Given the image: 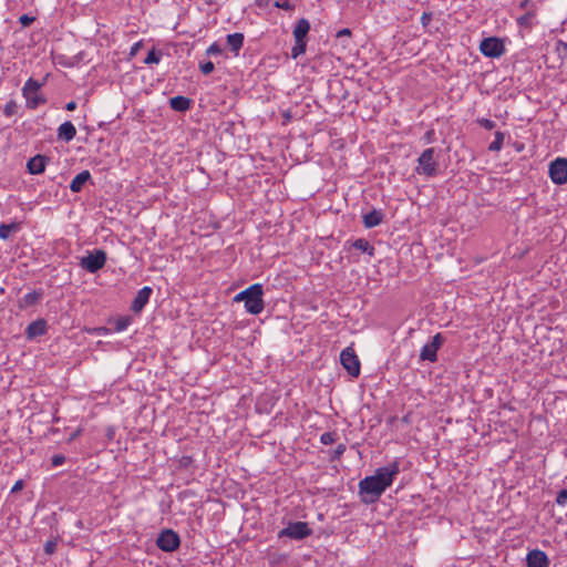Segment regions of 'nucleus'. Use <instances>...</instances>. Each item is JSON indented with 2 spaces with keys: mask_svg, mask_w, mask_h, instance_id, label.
I'll use <instances>...</instances> for the list:
<instances>
[{
  "mask_svg": "<svg viewBox=\"0 0 567 567\" xmlns=\"http://www.w3.org/2000/svg\"><path fill=\"white\" fill-rule=\"evenodd\" d=\"M399 472V463L393 462L388 466L377 468L373 475L360 481L359 492L362 502L370 504L378 501L381 494L392 484Z\"/></svg>",
  "mask_w": 567,
  "mask_h": 567,
  "instance_id": "obj_1",
  "label": "nucleus"
},
{
  "mask_svg": "<svg viewBox=\"0 0 567 567\" xmlns=\"http://www.w3.org/2000/svg\"><path fill=\"white\" fill-rule=\"evenodd\" d=\"M262 293V286L260 284H255L236 295L234 300L244 301L247 312L251 315H259L265 307Z\"/></svg>",
  "mask_w": 567,
  "mask_h": 567,
  "instance_id": "obj_2",
  "label": "nucleus"
},
{
  "mask_svg": "<svg viewBox=\"0 0 567 567\" xmlns=\"http://www.w3.org/2000/svg\"><path fill=\"white\" fill-rule=\"evenodd\" d=\"M439 152L434 147H429L419 156L414 172L426 177H434L439 173Z\"/></svg>",
  "mask_w": 567,
  "mask_h": 567,
  "instance_id": "obj_3",
  "label": "nucleus"
},
{
  "mask_svg": "<svg viewBox=\"0 0 567 567\" xmlns=\"http://www.w3.org/2000/svg\"><path fill=\"white\" fill-rule=\"evenodd\" d=\"M41 83L30 78L22 89V94L27 102V107L29 109H35L40 104L44 103L45 100L41 96L39 93L41 89Z\"/></svg>",
  "mask_w": 567,
  "mask_h": 567,
  "instance_id": "obj_4",
  "label": "nucleus"
},
{
  "mask_svg": "<svg viewBox=\"0 0 567 567\" xmlns=\"http://www.w3.org/2000/svg\"><path fill=\"white\" fill-rule=\"evenodd\" d=\"M106 262V252L102 249H95L80 260L81 268L89 272H96L104 267Z\"/></svg>",
  "mask_w": 567,
  "mask_h": 567,
  "instance_id": "obj_5",
  "label": "nucleus"
},
{
  "mask_svg": "<svg viewBox=\"0 0 567 567\" xmlns=\"http://www.w3.org/2000/svg\"><path fill=\"white\" fill-rule=\"evenodd\" d=\"M312 534V529L306 522L289 523L288 526L278 533V537H288L296 540L305 539Z\"/></svg>",
  "mask_w": 567,
  "mask_h": 567,
  "instance_id": "obj_6",
  "label": "nucleus"
},
{
  "mask_svg": "<svg viewBox=\"0 0 567 567\" xmlns=\"http://www.w3.org/2000/svg\"><path fill=\"white\" fill-rule=\"evenodd\" d=\"M340 361L351 377L357 378L360 374V361L351 347L342 350Z\"/></svg>",
  "mask_w": 567,
  "mask_h": 567,
  "instance_id": "obj_7",
  "label": "nucleus"
},
{
  "mask_svg": "<svg viewBox=\"0 0 567 567\" xmlns=\"http://www.w3.org/2000/svg\"><path fill=\"white\" fill-rule=\"evenodd\" d=\"M481 53L487 58H499L505 51L504 43L494 37L485 38L480 44Z\"/></svg>",
  "mask_w": 567,
  "mask_h": 567,
  "instance_id": "obj_8",
  "label": "nucleus"
},
{
  "mask_svg": "<svg viewBox=\"0 0 567 567\" xmlns=\"http://www.w3.org/2000/svg\"><path fill=\"white\" fill-rule=\"evenodd\" d=\"M549 177L553 183L564 185L567 183V159L558 157L549 165Z\"/></svg>",
  "mask_w": 567,
  "mask_h": 567,
  "instance_id": "obj_9",
  "label": "nucleus"
},
{
  "mask_svg": "<svg viewBox=\"0 0 567 567\" xmlns=\"http://www.w3.org/2000/svg\"><path fill=\"white\" fill-rule=\"evenodd\" d=\"M179 536L172 529L162 532L156 540V545L164 551H174L179 547Z\"/></svg>",
  "mask_w": 567,
  "mask_h": 567,
  "instance_id": "obj_10",
  "label": "nucleus"
},
{
  "mask_svg": "<svg viewBox=\"0 0 567 567\" xmlns=\"http://www.w3.org/2000/svg\"><path fill=\"white\" fill-rule=\"evenodd\" d=\"M443 344V337L441 333H436L432 341L426 343L420 353V360L435 362L437 360V350Z\"/></svg>",
  "mask_w": 567,
  "mask_h": 567,
  "instance_id": "obj_11",
  "label": "nucleus"
},
{
  "mask_svg": "<svg viewBox=\"0 0 567 567\" xmlns=\"http://www.w3.org/2000/svg\"><path fill=\"white\" fill-rule=\"evenodd\" d=\"M526 563L527 567H548L549 565L547 555L539 549L529 551L526 557Z\"/></svg>",
  "mask_w": 567,
  "mask_h": 567,
  "instance_id": "obj_12",
  "label": "nucleus"
},
{
  "mask_svg": "<svg viewBox=\"0 0 567 567\" xmlns=\"http://www.w3.org/2000/svg\"><path fill=\"white\" fill-rule=\"evenodd\" d=\"M151 295L152 288L147 286L143 287L141 290H138L136 297L134 298L131 309L135 313L140 312L148 302Z\"/></svg>",
  "mask_w": 567,
  "mask_h": 567,
  "instance_id": "obj_13",
  "label": "nucleus"
},
{
  "mask_svg": "<svg viewBox=\"0 0 567 567\" xmlns=\"http://www.w3.org/2000/svg\"><path fill=\"white\" fill-rule=\"evenodd\" d=\"M48 158L43 155H35L27 163L28 172L32 175L41 174L45 169Z\"/></svg>",
  "mask_w": 567,
  "mask_h": 567,
  "instance_id": "obj_14",
  "label": "nucleus"
},
{
  "mask_svg": "<svg viewBox=\"0 0 567 567\" xmlns=\"http://www.w3.org/2000/svg\"><path fill=\"white\" fill-rule=\"evenodd\" d=\"M75 135L76 128L70 121L62 123L58 128V138L64 142L72 141Z\"/></svg>",
  "mask_w": 567,
  "mask_h": 567,
  "instance_id": "obj_15",
  "label": "nucleus"
},
{
  "mask_svg": "<svg viewBox=\"0 0 567 567\" xmlns=\"http://www.w3.org/2000/svg\"><path fill=\"white\" fill-rule=\"evenodd\" d=\"M47 331V322L42 319L35 320L31 322L27 329L25 334L29 339H33L35 337H40L44 334Z\"/></svg>",
  "mask_w": 567,
  "mask_h": 567,
  "instance_id": "obj_16",
  "label": "nucleus"
},
{
  "mask_svg": "<svg viewBox=\"0 0 567 567\" xmlns=\"http://www.w3.org/2000/svg\"><path fill=\"white\" fill-rule=\"evenodd\" d=\"M309 30H310V23L307 19L302 18L300 19L295 29H293V38L295 40H298V42H301V40H306L307 39V34L309 33Z\"/></svg>",
  "mask_w": 567,
  "mask_h": 567,
  "instance_id": "obj_17",
  "label": "nucleus"
},
{
  "mask_svg": "<svg viewBox=\"0 0 567 567\" xmlns=\"http://www.w3.org/2000/svg\"><path fill=\"white\" fill-rule=\"evenodd\" d=\"M91 174L89 171H83L79 173L71 182L70 189L73 193H79L82 190L84 184L90 181Z\"/></svg>",
  "mask_w": 567,
  "mask_h": 567,
  "instance_id": "obj_18",
  "label": "nucleus"
},
{
  "mask_svg": "<svg viewBox=\"0 0 567 567\" xmlns=\"http://www.w3.org/2000/svg\"><path fill=\"white\" fill-rule=\"evenodd\" d=\"M383 220V214L381 210L373 209L368 214L363 215V224L367 228H372L380 225Z\"/></svg>",
  "mask_w": 567,
  "mask_h": 567,
  "instance_id": "obj_19",
  "label": "nucleus"
},
{
  "mask_svg": "<svg viewBox=\"0 0 567 567\" xmlns=\"http://www.w3.org/2000/svg\"><path fill=\"white\" fill-rule=\"evenodd\" d=\"M190 104H192L190 99L182 96V95L174 96L169 100L171 107L174 111H178V112H185V111L189 110Z\"/></svg>",
  "mask_w": 567,
  "mask_h": 567,
  "instance_id": "obj_20",
  "label": "nucleus"
},
{
  "mask_svg": "<svg viewBox=\"0 0 567 567\" xmlns=\"http://www.w3.org/2000/svg\"><path fill=\"white\" fill-rule=\"evenodd\" d=\"M244 34L239 32L227 35V44L229 45L231 52H234L236 55L244 44Z\"/></svg>",
  "mask_w": 567,
  "mask_h": 567,
  "instance_id": "obj_21",
  "label": "nucleus"
},
{
  "mask_svg": "<svg viewBox=\"0 0 567 567\" xmlns=\"http://www.w3.org/2000/svg\"><path fill=\"white\" fill-rule=\"evenodd\" d=\"M352 246L355 249L368 254L369 256L374 255V247L372 245H370V243L364 238H359V239L354 240Z\"/></svg>",
  "mask_w": 567,
  "mask_h": 567,
  "instance_id": "obj_22",
  "label": "nucleus"
},
{
  "mask_svg": "<svg viewBox=\"0 0 567 567\" xmlns=\"http://www.w3.org/2000/svg\"><path fill=\"white\" fill-rule=\"evenodd\" d=\"M41 296H42L41 292L31 291L23 296L21 303L24 307L33 306L40 300Z\"/></svg>",
  "mask_w": 567,
  "mask_h": 567,
  "instance_id": "obj_23",
  "label": "nucleus"
},
{
  "mask_svg": "<svg viewBox=\"0 0 567 567\" xmlns=\"http://www.w3.org/2000/svg\"><path fill=\"white\" fill-rule=\"evenodd\" d=\"M307 48V40H301V42H298V40H295V45L291 49V58L297 59L299 55L303 54L306 52Z\"/></svg>",
  "mask_w": 567,
  "mask_h": 567,
  "instance_id": "obj_24",
  "label": "nucleus"
},
{
  "mask_svg": "<svg viewBox=\"0 0 567 567\" xmlns=\"http://www.w3.org/2000/svg\"><path fill=\"white\" fill-rule=\"evenodd\" d=\"M505 135L502 132L495 133V140L489 144L488 150L491 152H498L503 147Z\"/></svg>",
  "mask_w": 567,
  "mask_h": 567,
  "instance_id": "obj_25",
  "label": "nucleus"
},
{
  "mask_svg": "<svg viewBox=\"0 0 567 567\" xmlns=\"http://www.w3.org/2000/svg\"><path fill=\"white\" fill-rule=\"evenodd\" d=\"M535 17V10H528L525 14L517 19V22L520 27L529 28L532 25V20Z\"/></svg>",
  "mask_w": 567,
  "mask_h": 567,
  "instance_id": "obj_26",
  "label": "nucleus"
},
{
  "mask_svg": "<svg viewBox=\"0 0 567 567\" xmlns=\"http://www.w3.org/2000/svg\"><path fill=\"white\" fill-rule=\"evenodd\" d=\"M18 225L17 224H1L0 225V238L1 239H8L11 231L17 230Z\"/></svg>",
  "mask_w": 567,
  "mask_h": 567,
  "instance_id": "obj_27",
  "label": "nucleus"
},
{
  "mask_svg": "<svg viewBox=\"0 0 567 567\" xmlns=\"http://www.w3.org/2000/svg\"><path fill=\"white\" fill-rule=\"evenodd\" d=\"M336 439H337V434L334 432H324L321 435L320 441L322 444L328 445V444L334 443Z\"/></svg>",
  "mask_w": 567,
  "mask_h": 567,
  "instance_id": "obj_28",
  "label": "nucleus"
},
{
  "mask_svg": "<svg viewBox=\"0 0 567 567\" xmlns=\"http://www.w3.org/2000/svg\"><path fill=\"white\" fill-rule=\"evenodd\" d=\"M161 61V54L156 53L155 50L148 52L144 60L145 64L158 63Z\"/></svg>",
  "mask_w": 567,
  "mask_h": 567,
  "instance_id": "obj_29",
  "label": "nucleus"
},
{
  "mask_svg": "<svg viewBox=\"0 0 567 567\" xmlns=\"http://www.w3.org/2000/svg\"><path fill=\"white\" fill-rule=\"evenodd\" d=\"M199 69L203 74L208 75L214 71L215 66L212 61H206V62L199 64Z\"/></svg>",
  "mask_w": 567,
  "mask_h": 567,
  "instance_id": "obj_30",
  "label": "nucleus"
},
{
  "mask_svg": "<svg viewBox=\"0 0 567 567\" xmlns=\"http://www.w3.org/2000/svg\"><path fill=\"white\" fill-rule=\"evenodd\" d=\"M275 7L279 8V9L287 10V11H290L293 9V6L290 3L289 0H277L275 2Z\"/></svg>",
  "mask_w": 567,
  "mask_h": 567,
  "instance_id": "obj_31",
  "label": "nucleus"
},
{
  "mask_svg": "<svg viewBox=\"0 0 567 567\" xmlns=\"http://www.w3.org/2000/svg\"><path fill=\"white\" fill-rule=\"evenodd\" d=\"M556 503L560 506H565L567 504V489H561L557 494Z\"/></svg>",
  "mask_w": 567,
  "mask_h": 567,
  "instance_id": "obj_32",
  "label": "nucleus"
},
{
  "mask_svg": "<svg viewBox=\"0 0 567 567\" xmlns=\"http://www.w3.org/2000/svg\"><path fill=\"white\" fill-rule=\"evenodd\" d=\"M477 123L485 130H493L495 127V122L489 118H478Z\"/></svg>",
  "mask_w": 567,
  "mask_h": 567,
  "instance_id": "obj_33",
  "label": "nucleus"
},
{
  "mask_svg": "<svg viewBox=\"0 0 567 567\" xmlns=\"http://www.w3.org/2000/svg\"><path fill=\"white\" fill-rule=\"evenodd\" d=\"M56 540H48L44 544V553L48 555H52L56 549Z\"/></svg>",
  "mask_w": 567,
  "mask_h": 567,
  "instance_id": "obj_34",
  "label": "nucleus"
},
{
  "mask_svg": "<svg viewBox=\"0 0 567 567\" xmlns=\"http://www.w3.org/2000/svg\"><path fill=\"white\" fill-rule=\"evenodd\" d=\"M34 20H35V18H34V17H31V16H28V14H22V16L19 18V22H20L23 27H28V25H30Z\"/></svg>",
  "mask_w": 567,
  "mask_h": 567,
  "instance_id": "obj_35",
  "label": "nucleus"
},
{
  "mask_svg": "<svg viewBox=\"0 0 567 567\" xmlns=\"http://www.w3.org/2000/svg\"><path fill=\"white\" fill-rule=\"evenodd\" d=\"M206 53L208 55L220 54L221 53V49L219 48V45L217 43H213V44H210L207 48Z\"/></svg>",
  "mask_w": 567,
  "mask_h": 567,
  "instance_id": "obj_36",
  "label": "nucleus"
},
{
  "mask_svg": "<svg viewBox=\"0 0 567 567\" xmlns=\"http://www.w3.org/2000/svg\"><path fill=\"white\" fill-rule=\"evenodd\" d=\"M432 12H423L421 17V23L423 27H427L430 22L432 21Z\"/></svg>",
  "mask_w": 567,
  "mask_h": 567,
  "instance_id": "obj_37",
  "label": "nucleus"
},
{
  "mask_svg": "<svg viewBox=\"0 0 567 567\" xmlns=\"http://www.w3.org/2000/svg\"><path fill=\"white\" fill-rule=\"evenodd\" d=\"M51 461L53 466H60L65 462V457L62 454H56L52 457Z\"/></svg>",
  "mask_w": 567,
  "mask_h": 567,
  "instance_id": "obj_38",
  "label": "nucleus"
},
{
  "mask_svg": "<svg viewBox=\"0 0 567 567\" xmlns=\"http://www.w3.org/2000/svg\"><path fill=\"white\" fill-rule=\"evenodd\" d=\"M14 110H16V103L14 102H9L6 107H4V114L10 116L14 113Z\"/></svg>",
  "mask_w": 567,
  "mask_h": 567,
  "instance_id": "obj_39",
  "label": "nucleus"
},
{
  "mask_svg": "<svg viewBox=\"0 0 567 567\" xmlns=\"http://www.w3.org/2000/svg\"><path fill=\"white\" fill-rule=\"evenodd\" d=\"M23 486H24L23 481H21V480L17 481L11 488V493H17V492L21 491L23 488Z\"/></svg>",
  "mask_w": 567,
  "mask_h": 567,
  "instance_id": "obj_40",
  "label": "nucleus"
},
{
  "mask_svg": "<svg viewBox=\"0 0 567 567\" xmlns=\"http://www.w3.org/2000/svg\"><path fill=\"white\" fill-rule=\"evenodd\" d=\"M343 37H351V30L350 29H341L337 32V38H343Z\"/></svg>",
  "mask_w": 567,
  "mask_h": 567,
  "instance_id": "obj_41",
  "label": "nucleus"
},
{
  "mask_svg": "<svg viewBox=\"0 0 567 567\" xmlns=\"http://www.w3.org/2000/svg\"><path fill=\"white\" fill-rule=\"evenodd\" d=\"M346 451V445L344 444H339L337 446V449L334 450V457H340Z\"/></svg>",
  "mask_w": 567,
  "mask_h": 567,
  "instance_id": "obj_42",
  "label": "nucleus"
},
{
  "mask_svg": "<svg viewBox=\"0 0 567 567\" xmlns=\"http://www.w3.org/2000/svg\"><path fill=\"white\" fill-rule=\"evenodd\" d=\"M519 7H520L522 9H528V8H532L530 10H535V9H534V7H535V6H534V3H533L530 0H523V1L520 2Z\"/></svg>",
  "mask_w": 567,
  "mask_h": 567,
  "instance_id": "obj_43",
  "label": "nucleus"
},
{
  "mask_svg": "<svg viewBox=\"0 0 567 567\" xmlns=\"http://www.w3.org/2000/svg\"><path fill=\"white\" fill-rule=\"evenodd\" d=\"M142 48V42H136L132 48H131V52L130 54L131 55H135L138 50Z\"/></svg>",
  "mask_w": 567,
  "mask_h": 567,
  "instance_id": "obj_44",
  "label": "nucleus"
},
{
  "mask_svg": "<svg viewBox=\"0 0 567 567\" xmlns=\"http://www.w3.org/2000/svg\"><path fill=\"white\" fill-rule=\"evenodd\" d=\"M65 109L68 111H74L76 109V103L74 101H70L69 103H66Z\"/></svg>",
  "mask_w": 567,
  "mask_h": 567,
  "instance_id": "obj_45",
  "label": "nucleus"
},
{
  "mask_svg": "<svg viewBox=\"0 0 567 567\" xmlns=\"http://www.w3.org/2000/svg\"><path fill=\"white\" fill-rule=\"evenodd\" d=\"M126 326H127V323H126V322H124V321H118V322H117V326H116V329H117L118 331H121V330H124V329L126 328Z\"/></svg>",
  "mask_w": 567,
  "mask_h": 567,
  "instance_id": "obj_46",
  "label": "nucleus"
}]
</instances>
